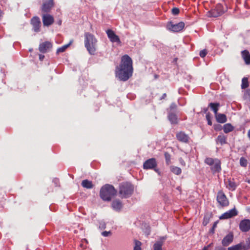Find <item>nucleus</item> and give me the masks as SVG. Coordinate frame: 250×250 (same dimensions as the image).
Wrapping results in <instances>:
<instances>
[{"instance_id": "nucleus-1", "label": "nucleus", "mask_w": 250, "mask_h": 250, "mask_svg": "<svg viewBox=\"0 0 250 250\" xmlns=\"http://www.w3.org/2000/svg\"><path fill=\"white\" fill-rule=\"evenodd\" d=\"M133 70L131 58L128 55H124L121 58L120 65L116 67V76L121 81H126L132 76Z\"/></svg>"}, {"instance_id": "nucleus-2", "label": "nucleus", "mask_w": 250, "mask_h": 250, "mask_svg": "<svg viewBox=\"0 0 250 250\" xmlns=\"http://www.w3.org/2000/svg\"><path fill=\"white\" fill-rule=\"evenodd\" d=\"M98 41L92 34L86 32L84 33V46L91 55H94L97 49Z\"/></svg>"}, {"instance_id": "nucleus-3", "label": "nucleus", "mask_w": 250, "mask_h": 250, "mask_svg": "<svg viewBox=\"0 0 250 250\" xmlns=\"http://www.w3.org/2000/svg\"><path fill=\"white\" fill-rule=\"evenodd\" d=\"M116 193L117 190L112 185L106 184L101 188L100 196L103 200L109 201Z\"/></svg>"}, {"instance_id": "nucleus-4", "label": "nucleus", "mask_w": 250, "mask_h": 250, "mask_svg": "<svg viewBox=\"0 0 250 250\" xmlns=\"http://www.w3.org/2000/svg\"><path fill=\"white\" fill-rule=\"evenodd\" d=\"M119 195L121 198H127L133 193L134 187L129 182H123L119 186Z\"/></svg>"}, {"instance_id": "nucleus-5", "label": "nucleus", "mask_w": 250, "mask_h": 250, "mask_svg": "<svg viewBox=\"0 0 250 250\" xmlns=\"http://www.w3.org/2000/svg\"><path fill=\"white\" fill-rule=\"evenodd\" d=\"M217 201L222 207H226L229 204V202L222 190H220L217 193Z\"/></svg>"}, {"instance_id": "nucleus-6", "label": "nucleus", "mask_w": 250, "mask_h": 250, "mask_svg": "<svg viewBox=\"0 0 250 250\" xmlns=\"http://www.w3.org/2000/svg\"><path fill=\"white\" fill-rule=\"evenodd\" d=\"M184 26L185 23L183 22H180L177 24H173L172 22H169L167 24V28L173 32H179L184 28Z\"/></svg>"}, {"instance_id": "nucleus-7", "label": "nucleus", "mask_w": 250, "mask_h": 250, "mask_svg": "<svg viewBox=\"0 0 250 250\" xmlns=\"http://www.w3.org/2000/svg\"><path fill=\"white\" fill-rule=\"evenodd\" d=\"M42 17L44 26L48 27L54 22V18L53 16L49 13H42Z\"/></svg>"}, {"instance_id": "nucleus-8", "label": "nucleus", "mask_w": 250, "mask_h": 250, "mask_svg": "<svg viewBox=\"0 0 250 250\" xmlns=\"http://www.w3.org/2000/svg\"><path fill=\"white\" fill-rule=\"evenodd\" d=\"M54 0H46L43 2L41 7L43 13H48L54 7Z\"/></svg>"}, {"instance_id": "nucleus-9", "label": "nucleus", "mask_w": 250, "mask_h": 250, "mask_svg": "<svg viewBox=\"0 0 250 250\" xmlns=\"http://www.w3.org/2000/svg\"><path fill=\"white\" fill-rule=\"evenodd\" d=\"M30 22L33 27V29L35 32H39L40 31L41 22L39 17L37 16L33 17L31 19Z\"/></svg>"}, {"instance_id": "nucleus-10", "label": "nucleus", "mask_w": 250, "mask_h": 250, "mask_svg": "<svg viewBox=\"0 0 250 250\" xmlns=\"http://www.w3.org/2000/svg\"><path fill=\"white\" fill-rule=\"evenodd\" d=\"M157 163L155 158H150L146 161L143 164V168L145 169H153L157 167Z\"/></svg>"}, {"instance_id": "nucleus-11", "label": "nucleus", "mask_w": 250, "mask_h": 250, "mask_svg": "<svg viewBox=\"0 0 250 250\" xmlns=\"http://www.w3.org/2000/svg\"><path fill=\"white\" fill-rule=\"evenodd\" d=\"M52 47V44L51 42L46 41L40 44L39 50L42 53H45Z\"/></svg>"}, {"instance_id": "nucleus-12", "label": "nucleus", "mask_w": 250, "mask_h": 250, "mask_svg": "<svg viewBox=\"0 0 250 250\" xmlns=\"http://www.w3.org/2000/svg\"><path fill=\"white\" fill-rule=\"evenodd\" d=\"M107 37L112 42L121 43L119 37L115 34V32L111 29H107L106 31Z\"/></svg>"}, {"instance_id": "nucleus-13", "label": "nucleus", "mask_w": 250, "mask_h": 250, "mask_svg": "<svg viewBox=\"0 0 250 250\" xmlns=\"http://www.w3.org/2000/svg\"><path fill=\"white\" fill-rule=\"evenodd\" d=\"M239 229L243 232H247L250 229V220L244 219L239 224Z\"/></svg>"}, {"instance_id": "nucleus-14", "label": "nucleus", "mask_w": 250, "mask_h": 250, "mask_svg": "<svg viewBox=\"0 0 250 250\" xmlns=\"http://www.w3.org/2000/svg\"><path fill=\"white\" fill-rule=\"evenodd\" d=\"M238 212L236 209L234 208L233 209H230L229 211L226 212L224 214H223L220 217L221 219H227L229 218H230L232 217L235 216L237 215Z\"/></svg>"}, {"instance_id": "nucleus-15", "label": "nucleus", "mask_w": 250, "mask_h": 250, "mask_svg": "<svg viewBox=\"0 0 250 250\" xmlns=\"http://www.w3.org/2000/svg\"><path fill=\"white\" fill-rule=\"evenodd\" d=\"M210 12L211 16L213 17H217L220 16L223 13V6L221 4H217L215 8L211 10Z\"/></svg>"}, {"instance_id": "nucleus-16", "label": "nucleus", "mask_w": 250, "mask_h": 250, "mask_svg": "<svg viewBox=\"0 0 250 250\" xmlns=\"http://www.w3.org/2000/svg\"><path fill=\"white\" fill-rule=\"evenodd\" d=\"M176 138L180 142L188 143L189 140V137L184 132L180 131L176 134Z\"/></svg>"}, {"instance_id": "nucleus-17", "label": "nucleus", "mask_w": 250, "mask_h": 250, "mask_svg": "<svg viewBox=\"0 0 250 250\" xmlns=\"http://www.w3.org/2000/svg\"><path fill=\"white\" fill-rule=\"evenodd\" d=\"M166 239V236H163L156 241L153 245L154 250H162V246L164 244V241Z\"/></svg>"}, {"instance_id": "nucleus-18", "label": "nucleus", "mask_w": 250, "mask_h": 250, "mask_svg": "<svg viewBox=\"0 0 250 250\" xmlns=\"http://www.w3.org/2000/svg\"><path fill=\"white\" fill-rule=\"evenodd\" d=\"M233 239V234L232 233H229L222 240V244L223 246H228L232 242Z\"/></svg>"}, {"instance_id": "nucleus-19", "label": "nucleus", "mask_w": 250, "mask_h": 250, "mask_svg": "<svg viewBox=\"0 0 250 250\" xmlns=\"http://www.w3.org/2000/svg\"><path fill=\"white\" fill-rule=\"evenodd\" d=\"M250 248L249 246H246L243 243H240L235 246L229 247V250H246Z\"/></svg>"}, {"instance_id": "nucleus-20", "label": "nucleus", "mask_w": 250, "mask_h": 250, "mask_svg": "<svg viewBox=\"0 0 250 250\" xmlns=\"http://www.w3.org/2000/svg\"><path fill=\"white\" fill-rule=\"evenodd\" d=\"M242 56L246 64H250V54L249 52L245 50L241 52Z\"/></svg>"}, {"instance_id": "nucleus-21", "label": "nucleus", "mask_w": 250, "mask_h": 250, "mask_svg": "<svg viewBox=\"0 0 250 250\" xmlns=\"http://www.w3.org/2000/svg\"><path fill=\"white\" fill-rule=\"evenodd\" d=\"M216 142L217 144L221 145L226 144L227 143V137L224 134H220L217 137Z\"/></svg>"}, {"instance_id": "nucleus-22", "label": "nucleus", "mask_w": 250, "mask_h": 250, "mask_svg": "<svg viewBox=\"0 0 250 250\" xmlns=\"http://www.w3.org/2000/svg\"><path fill=\"white\" fill-rule=\"evenodd\" d=\"M221 169V162L218 159H216V162L211 167V169L214 172H216L220 171Z\"/></svg>"}, {"instance_id": "nucleus-23", "label": "nucleus", "mask_w": 250, "mask_h": 250, "mask_svg": "<svg viewBox=\"0 0 250 250\" xmlns=\"http://www.w3.org/2000/svg\"><path fill=\"white\" fill-rule=\"evenodd\" d=\"M112 207L115 210H119L122 208V202L120 200H114L112 203Z\"/></svg>"}, {"instance_id": "nucleus-24", "label": "nucleus", "mask_w": 250, "mask_h": 250, "mask_svg": "<svg viewBox=\"0 0 250 250\" xmlns=\"http://www.w3.org/2000/svg\"><path fill=\"white\" fill-rule=\"evenodd\" d=\"M216 120L218 123H224L227 121L226 116L223 114H218V113L215 115Z\"/></svg>"}, {"instance_id": "nucleus-25", "label": "nucleus", "mask_w": 250, "mask_h": 250, "mask_svg": "<svg viewBox=\"0 0 250 250\" xmlns=\"http://www.w3.org/2000/svg\"><path fill=\"white\" fill-rule=\"evenodd\" d=\"M237 186V185L233 181V179L232 180H228V185L227 186V188H229V190H231V191L235 190Z\"/></svg>"}, {"instance_id": "nucleus-26", "label": "nucleus", "mask_w": 250, "mask_h": 250, "mask_svg": "<svg viewBox=\"0 0 250 250\" xmlns=\"http://www.w3.org/2000/svg\"><path fill=\"white\" fill-rule=\"evenodd\" d=\"M82 186L86 188L87 189H91L93 188V185L92 184V182L90 181H89L88 180H83L82 182Z\"/></svg>"}, {"instance_id": "nucleus-27", "label": "nucleus", "mask_w": 250, "mask_h": 250, "mask_svg": "<svg viewBox=\"0 0 250 250\" xmlns=\"http://www.w3.org/2000/svg\"><path fill=\"white\" fill-rule=\"evenodd\" d=\"M168 118L171 124H176L178 123L177 117L176 114L169 113L168 116Z\"/></svg>"}, {"instance_id": "nucleus-28", "label": "nucleus", "mask_w": 250, "mask_h": 250, "mask_svg": "<svg viewBox=\"0 0 250 250\" xmlns=\"http://www.w3.org/2000/svg\"><path fill=\"white\" fill-rule=\"evenodd\" d=\"M234 127L230 124H226L224 125L223 131L225 133H228L232 131Z\"/></svg>"}, {"instance_id": "nucleus-29", "label": "nucleus", "mask_w": 250, "mask_h": 250, "mask_svg": "<svg viewBox=\"0 0 250 250\" xmlns=\"http://www.w3.org/2000/svg\"><path fill=\"white\" fill-rule=\"evenodd\" d=\"M209 106L213 111L215 115L217 113L218 108L220 106V104L219 103H211L209 104Z\"/></svg>"}, {"instance_id": "nucleus-30", "label": "nucleus", "mask_w": 250, "mask_h": 250, "mask_svg": "<svg viewBox=\"0 0 250 250\" xmlns=\"http://www.w3.org/2000/svg\"><path fill=\"white\" fill-rule=\"evenodd\" d=\"M170 170L174 174L177 175H180L182 172L181 169L180 167L175 166H171Z\"/></svg>"}, {"instance_id": "nucleus-31", "label": "nucleus", "mask_w": 250, "mask_h": 250, "mask_svg": "<svg viewBox=\"0 0 250 250\" xmlns=\"http://www.w3.org/2000/svg\"><path fill=\"white\" fill-rule=\"evenodd\" d=\"M72 41H70V42L67 44H65L64 45H63L62 46L59 48L57 50V53H62L63 52L65 51V50L67 48V47L72 43Z\"/></svg>"}, {"instance_id": "nucleus-32", "label": "nucleus", "mask_w": 250, "mask_h": 250, "mask_svg": "<svg viewBox=\"0 0 250 250\" xmlns=\"http://www.w3.org/2000/svg\"><path fill=\"white\" fill-rule=\"evenodd\" d=\"M216 162V159H213L212 158H207L205 160V163L211 167L214 165V163Z\"/></svg>"}, {"instance_id": "nucleus-33", "label": "nucleus", "mask_w": 250, "mask_h": 250, "mask_svg": "<svg viewBox=\"0 0 250 250\" xmlns=\"http://www.w3.org/2000/svg\"><path fill=\"white\" fill-rule=\"evenodd\" d=\"M249 86L248 80L247 78H244L242 81L241 87L242 89H245Z\"/></svg>"}, {"instance_id": "nucleus-34", "label": "nucleus", "mask_w": 250, "mask_h": 250, "mask_svg": "<svg viewBox=\"0 0 250 250\" xmlns=\"http://www.w3.org/2000/svg\"><path fill=\"white\" fill-rule=\"evenodd\" d=\"M248 164L247 160L244 157H241L240 159V165L241 167H246Z\"/></svg>"}, {"instance_id": "nucleus-35", "label": "nucleus", "mask_w": 250, "mask_h": 250, "mask_svg": "<svg viewBox=\"0 0 250 250\" xmlns=\"http://www.w3.org/2000/svg\"><path fill=\"white\" fill-rule=\"evenodd\" d=\"M135 246L133 250H141V242L138 240H135Z\"/></svg>"}, {"instance_id": "nucleus-36", "label": "nucleus", "mask_w": 250, "mask_h": 250, "mask_svg": "<svg viewBox=\"0 0 250 250\" xmlns=\"http://www.w3.org/2000/svg\"><path fill=\"white\" fill-rule=\"evenodd\" d=\"M144 227L146 228L145 230L144 231V233L145 235L146 236H147L149 235L150 232V227L148 225H147L146 224L145 225Z\"/></svg>"}, {"instance_id": "nucleus-37", "label": "nucleus", "mask_w": 250, "mask_h": 250, "mask_svg": "<svg viewBox=\"0 0 250 250\" xmlns=\"http://www.w3.org/2000/svg\"><path fill=\"white\" fill-rule=\"evenodd\" d=\"M165 157L166 159V161L167 164H169L170 161V155L169 153L166 152L165 153Z\"/></svg>"}, {"instance_id": "nucleus-38", "label": "nucleus", "mask_w": 250, "mask_h": 250, "mask_svg": "<svg viewBox=\"0 0 250 250\" xmlns=\"http://www.w3.org/2000/svg\"><path fill=\"white\" fill-rule=\"evenodd\" d=\"M207 52H208L206 49H204V50H201L200 52V56L201 58H204L206 56Z\"/></svg>"}, {"instance_id": "nucleus-39", "label": "nucleus", "mask_w": 250, "mask_h": 250, "mask_svg": "<svg viewBox=\"0 0 250 250\" xmlns=\"http://www.w3.org/2000/svg\"><path fill=\"white\" fill-rule=\"evenodd\" d=\"M102 235L104 237H107L111 235V232L110 231H104L102 232Z\"/></svg>"}, {"instance_id": "nucleus-40", "label": "nucleus", "mask_w": 250, "mask_h": 250, "mask_svg": "<svg viewBox=\"0 0 250 250\" xmlns=\"http://www.w3.org/2000/svg\"><path fill=\"white\" fill-rule=\"evenodd\" d=\"M179 13V9L178 8H172V13L174 15H176L177 14H178Z\"/></svg>"}, {"instance_id": "nucleus-41", "label": "nucleus", "mask_w": 250, "mask_h": 250, "mask_svg": "<svg viewBox=\"0 0 250 250\" xmlns=\"http://www.w3.org/2000/svg\"><path fill=\"white\" fill-rule=\"evenodd\" d=\"M106 228V224L104 222H101L99 224V228L103 229Z\"/></svg>"}, {"instance_id": "nucleus-42", "label": "nucleus", "mask_w": 250, "mask_h": 250, "mask_svg": "<svg viewBox=\"0 0 250 250\" xmlns=\"http://www.w3.org/2000/svg\"><path fill=\"white\" fill-rule=\"evenodd\" d=\"M217 223H218V222L217 221H216L214 223L213 225V226L211 228V232H214V229L216 228V226H217Z\"/></svg>"}, {"instance_id": "nucleus-43", "label": "nucleus", "mask_w": 250, "mask_h": 250, "mask_svg": "<svg viewBox=\"0 0 250 250\" xmlns=\"http://www.w3.org/2000/svg\"><path fill=\"white\" fill-rule=\"evenodd\" d=\"M179 163H180V164L182 166H186V163L185 162V161H184V160L182 158H180L179 159Z\"/></svg>"}, {"instance_id": "nucleus-44", "label": "nucleus", "mask_w": 250, "mask_h": 250, "mask_svg": "<svg viewBox=\"0 0 250 250\" xmlns=\"http://www.w3.org/2000/svg\"><path fill=\"white\" fill-rule=\"evenodd\" d=\"M206 118H207V119L208 120V125H212V122L209 118V117L208 115H207L206 116Z\"/></svg>"}, {"instance_id": "nucleus-45", "label": "nucleus", "mask_w": 250, "mask_h": 250, "mask_svg": "<svg viewBox=\"0 0 250 250\" xmlns=\"http://www.w3.org/2000/svg\"><path fill=\"white\" fill-rule=\"evenodd\" d=\"M214 250H227V249L222 247L219 246L215 247Z\"/></svg>"}, {"instance_id": "nucleus-46", "label": "nucleus", "mask_w": 250, "mask_h": 250, "mask_svg": "<svg viewBox=\"0 0 250 250\" xmlns=\"http://www.w3.org/2000/svg\"><path fill=\"white\" fill-rule=\"evenodd\" d=\"M212 243L211 244H210L209 245H208L206 247H205L203 250H209V248H210V247L212 245Z\"/></svg>"}, {"instance_id": "nucleus-47", "label": "nucleus", "mask_w": 250, "mask_h": 250, "mask_svg": "<svg viewBox=\"0 0 250 250\" xmlns=\"http://www.w3.org/2000/svg\"><path fill=\"white\" fill-rule=\"evenodd\" d=\"M44 58V56L43 55L40 54L39 55V59L41 61H42Z\"/></svg>"}, {"instance_id": "nucleus-48", "label": "nucleus", "mask_w": 250, "mask_h": 250, "mask_svg": "<svg viewBox=\"0 0 250 250\" xmlns=\"http://www.w3.org/2000/svg\"><path fill=\"white\" fill-rule=\"evenodd\" d=\"M208 220H206V219L204 218V221L203 222V224H204V226H206L208 223Z\"/></svg>"}, {"instance_id": "nucleus-49", "label": "nucleus", "mask_w": 250, "mask_h": 250, "mask_svg": "<svg viewBox=\"0 0 250 250\" xmlns=\"http://www.w3.org/2000/svg\"><path fill=\"white\" fill-rule=\"evenodd\" d=\"M176 104H174V103H172L171 104L170 107L171 109H174L175 108H176Z\"/></svg>"}, {"instance_id": "nucleus-50", "label": "nucleus", "mask_w": 250, "mask_h": 250, "mask_svg": "<svg viewBox=\"0 0 250 250\" xmlns=\"http://www.w3.org/2000/svg\"><path fill=\"white\" fill-rule=\"evenodd\" d=\"M153 169L155 171H156L157 173H158L159 175H160V172L159 169L156 168V167H155V168H153Z\"/></svg>"}, {"instance_id": "nucleus-51", "label": "nucleus", "mask_w": 250, "mask_h": 250, "mask_svg": "<svg viewBox=\"0 0 250 250\" xmlns=\"http://www.w3.org/2000/svg\"><path fill=\"white\" fill-rule=\"evenodd\" d=\"M3 14V12L0 9V19L2 17Z\"/></svg>"}, {"instance_id": "nucleus-52", "label": "nucleus", "mask_w": 250, "mask_h": 250, "mask_svg": "<svg viewBox=\"0 0 250 250\" xmlns=\"http://www.w3.org/2000/svg\"><path fill=\"white\" fill-rule=\"evenodd\" d=\"M166 96H167V95H166V93L163 94V95H162V97H161V99H163L165 98V97H166Z\"/></svg>"}, {"instance_id": "nucleus-53", "label": "nucleus", "mask_w": 250, "mask_h": 250, "mask_svg": "<svg viewBox=\"0 0 250 250\" xmlns=\"http://www.w3.org/2000/svg\"><path fill=\"white\" fill-rule=\"evenodd\" d=\"M248 136L249 139L250 140V129L248 131Z\"/></svg>"}, {"instance_id": "nucleus-54", "label": "nucleus", "mask_w": 250, "mask_h": 250, "mask_svg": "<svg viewBox=\"0 0 250 250\" xmlns=\"http://www.w3.org/2000/svg\"><path fill=\"white\" fill-rule=\"evenodd\" d=\"M61 23H62V21H60L59 22V24L60 25H61Z\"/></svg>"}]
</instances>
